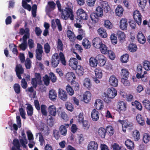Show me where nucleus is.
Returning a JSON list of instances; mask_svg holds the SVG:
<instances>
[{"instance_id":"09e8293b","label":"nucleus","mask_w":150,"mask_h":150,"mask_svg":"<svg viewBox=\"0 0 150 150\" xmlns=\"http://www.w3.org/2000/svg\"><path fill=\"white\" fill-rule=\"evenodd\" d=\"M104 25L107 29H111L113 27L112 23L108 20H106L104 21Z\"/></svg>"},{"instance_id":"7c9ffc66","label":"nucleus","mask_w":150,"mask_h":150,"mask_svg":"<svg viewBox=\"0 0 150 150\" xmlns=\"http://www.w3.org/2000/svg\"><path fill=\"white\" fill-rule=\"evenodd\" d=\"M99 48L101 52L104 54H107L108 51L109 50H108V48L107 46L103 43Z\"/></svg>"},{"instance_id":"2eb2a0df","label":"nucleus","mask_w":150,"mask_h":150,"mask_svg":"<svg viewBox=\"0 0 150 150\" xmlns=\"http://www.w3.org/2000/svg\"><path fill=\"white\" fill-rule=\"evenodd\" d=\"M117 108L119 112H124L127 109L126 104L123 101H119L117 105Z\"/></svg>"},{"instance_id":"c85d7f7f","label":"nucleus","mask_w":150,"mask_h":150,"mask_svg":"<svg viewBox=\"0 0 150 150\" xmlns=\"http://www.w3.org/2000/svg\"><path fill=\"white\" fill-rule=\"evenodd\" d=\"M137 38L138 41L141 43L144 44L145 43L146 39L143 34L141 32H139L137 35Z\"/></svg>"},{"instance_id":"a878e982","label":"nucleus","mask_w":150,"mask_h":150,"mask_svg":"<svg viewBox=\"0 0 150 150\" xmlns=\"http://www.w3.org/2000/svg\"><path fill=\"white\" fill-rule=\"evenodd\" d=\"M98 34L102 38H105L108 35L106 31L103 28H100L97 30Z\"/></svg>"},{"instance_id":"7ed1b4c3","label":"nucleus","mask_w":150,"mask_h":150,"mask_svg":"<svg viewBox=\"0 0 150 150\" xmlns=\"http://www.w3.org/2000/svg\"><path fill=\"white\" fill-rule=\"evenodd\" d=\"M47 109L49 115L51 116V117L49 119V120H53V119L52 117H55L57 115L56 108L54 105H51L48 106Z\"/></svg>"},{"instance_id":"37998d69","label":"nucleus","mask_w":150,"mask_h":150,"mask_svg":"<svg viewBox=\"0 0 150 150\" xmlns=\"http://www.w3.org/2000/svg\"><path fill=\"white\" fill-rule=\"evenodd\" d=\"M14 146L13 147L12 150H18L20 145L18 140L14 139L13 141Z\"/></svg>"},{"instance_id":"680f3d73","label":"nucleus","mask_w":150,"mask_h":150,"mask_svg":"<svg viewBox=\"0 0 150 150\" xmlns=\"http://www.w3.org/2000/svg\"><path fill=\"white\" fill-rule=\"evenodd\" d=\"M144 67L146 70H150V62L148 61H145L144 62Z\"/></svg>"},{"instance_id":"6ab92c4d","label":"nucleus","mask_w":150,"mask_h":150,"mask_svg":"<svg viewBox=\"0 0 150 150\" xmlns=\"http://www.w3.org/2000/svg\"><path fill=\"white\" fill-rule=\"evenodd\" d=\"M15 71L18 78L21 79V74H23V69L22 68V66L20 64H18L16 65Z\"/></svg>"},{"instance_id":"c03bdc74","label":"nucleus","mask_w":150,"mask_h":150,"mask_svg":"<svg viewBox=\"0 0 150 150\" xmlns=\"http://www.w3.org/2000/svg\"><path fill=\"white\" fill-rule=\"evenodd\" d=\"M132 137L135 141L138 140L140 139V134L139 132L136 130L133 131L132 135Z\"/></svg>"},{"instance_id":"dca6fc26","label":"nucleus","mask_w":150,"mask_h":150,"mask_svg":"<svg viewBox=\"0 0 150 150\" xmlns=\"http://www.w3.org/2000/svg\"><path fill=\"white\" fill-rule=\"evenodd\" d=\"M102 43V40L99 38H96L92 40L93 45L96 48H99Z\"/></svg>"},{"instance_id":"20e7f679","label":"nucleus","mask_w":150,"mask_h":150,"mask_svg":"<svg viewBox=\"0 0 150 150\" xmlns=\"http://www.w3.org/2000/svg\"><path fill=\"white\" fill-rule=\"evenodd\" d=\"M78 18L81 20H86L88 16L85 11L82 8H79L76 12Z\"/></svg>"},{"instance_id":"b1692460","label":"nucleus","mask_w":150,"mask_h":150,"mask_svg":"<svg viewBox=\"0 0 150 150\" xmlns=\"http://www.w3.org/2000/svg\"><path fill=\"white\" fill-rule=\"evenodd\" d=\"M68 124H64L61 125L59 127V130L61 134L63 136H66L67 133V129L66 127H68Z\"/></svg>"},{"instance_id":"a211bd4d","label":"nucleus","mask_w":150,"mask_h":150,"mask_svg":"<svg viewBox=\"0 0 150 150\" xmlns=\"http://www.w3.org/2000/svg\"><path fill=\"white\" fill-rule=\"evenodd\" d=\"M21 135L22 138L20 139V142L23 147L26 148V144H27L28 142L24 130H23L21 132Z\"/></svg>"},{"instance_id":"4be33fe9","label":"nucleus","mask_w":150,"mask_h":150,"mask_svg":"<svg viewBox=\"0 0 150 150\" xmlns=\"http://www.w3.org/2000/svg\"><path fill=\"white\" fill-rule=\"evenodd\" d=\"M91 94L89 91H86L83 95V99L84 101L86 103H88L91 100Z\"/></svg>"},{"instance_id":"9d476101","label":"nucleus","mask_w":150,"mask_h":150,"mask_svg":"<svg viewBox=\"0 0 150 150\" xmlns=\"http://www.w3.org/2000/svg\"><path fill=\"white\" fill-rule=\"evenodd\" d=\"M59 62V58L57 53L54 54L52 57V64L54 67H56Z\"/></svg>"},{"instance_id":"e2e57ef3","label":"nucleus","mask_w":150,"mask_h":150,"mask_svg":"<svg viewBox=\"0 0 150 150\" xmlns=\"http://www.w3.org/2000/svg\"><path fill=\"white\" fill-rule=\"evenodd\" d=\"M43 80L44 84L46 85L47 86L49 85L50 79L49 76L47 75H45L43 77Z\"/></svg>"},{"instance_id":"0e129e2a","label":"nucleus","mask_w":150,"mask_h":150,"mask_svg":"<svg viewBox=\"0 0 150 150\" xmlns=\"http://www.w3.org/2000/svg\"><path fill=\"white\" fill-rule=\"evenodd\" d=\"M110 39L112 43L114 44H116L117 42V37L114 34H112L110 36Z\"/></svg>"},{"instance_id":"49530a36","label":"nucleus","mask_w":150,"mask_h":150,"mask_svg":"<svg viewBox=\"0 0 150 150\" xmlns=\"http://www.w3.org/2000/svg\"><path fill=\"white\" fill-rule=\"evenodd\" d=\"M132 104L133 106H134L139 110L141 111L142 110V106L141 104L137 101L136 100L134 102H132Z\"/></svg>"},{"instance_id":"e433bc0d","label":"nucleus","mask_w":150,"mask_h":150,"mask_svg":"<svg viewBox=\"0 0 150 150\" xmlns=\"http://www.w3.org/2000/svg\"><path fill=\"white\" fill-rule=\"evenodd\" d=\"M136 119L137 122L140 125L143 126L145 124L144 120L140 115H137L136 116Z\"/></svg>"},{"instance_id":"f257e3e1","label":"nucleus","mask_w":150,"mask_h":150,"mask_svg":"<svg viewBox=\"0 0 150 150\" xmlns=\"http://www.w3.org/2000/svg\"><path fill=\"white\" fill-rule=\"evenodd\" d=\"M117 94V91L115 89L113 88H108L106 92H104L103 94V99L105 102L110 103Z\"/></svg>"},{"instance_id":"bf43d9fd","label":"nucleus","mask_w":150,"mask_h":150,"mask_svg":"<svg viewBox=\"0 0 150 150\" xmlns=\"http://www.w3.org/2000/svg\"><path fill=\"white\" fill-rule=\"evenodd\" d=\"M117 35L119 40H123L125 37V35L124 33L119 31H118Z\"/></svg>"},{"instance_id":"f03ea898","label":"nucleus","mask_w":150,"mask_h":150,"mask_svg":"<svg viewBox=\"0 0 150 150\" xmlns=\"http://www.w3.org/2000/svg\"><path fill=\"white\" fill-rule=\"evenodd\" d=\"M61 16L62 18L64 20H67L69 18L71 20H73L74 19V16L72 11L69 8H66L63 11Z\"/></svg>"},{"instance_id":"39448f33","label":"nucleus","mask_w":150,"mask_h":150,"mask_svg":"<svg viewBox=\"0 0 150 150\" xmlns=\"http://www.w3.org/2000/svg\"><path fill=\"white\" fill-rule=\"evenodd\" d=\"M43 52L42 45L39 43L37 45V49L36 50V57L37 59L41 60L42 59V54Z\"/></svg>"},{"instance_id":"603ef678","label":"nucleus","mask_w":150,"mask_h":150,"mask_svg":"<svg viewBox=\"0 0 150 150\" xmlns=\"http://www.w3.org/2000/svg\"><path fill=\"white\" fill-rule=\"evenodd\" d=\"M47 106L44 105H41V109L42 114L43 115L47 116V112L46 110Z\"/></svg>"},{"instance_id":"6e6d98bb","label":"nucleus","mask_w":150,"mask_h":150,"mask_svg":"<svg viewBox=\"0 0 150 150\" xmlns=\"http://www.w3.org/2000/svg\"><path fill=\"white\" fill-rule=\"evenodd\" d=\"M129 55L127 54L122 55L120 58V60L122 63H126L128 60Z\"/></svg>"},{"instance_id":"c756f323","label":"nucleus","mask_w":150,"mask_h":150,"mask_svg":"<svg viewBox=\"0 0 150 150\" xmlns=\"http://www.w3.org/2000/svg\"><path fill=\"white\" fill-rule=\"evenodd\" d=\"M66 79L69 81H71L76 79L75 75L72 72H68L65 76Z\"/></svg>"},{"instance_id":"cd10ccee","label":"nucleus","mask_w":150,"mask_h":150,"mask_svg":"<svg viewBox=\"0 0 150 150\" xmlns=\"http://www.w3.org/2000/svg\"><path fill=\"white\" fill-rule=\"evenodd\" d=\"M49 96L51 100L55 101L57 97V94L55 91L53 89L50 90L49 92Z\"/></svg>"},{"instance_id":"de8ad7c7","label":"nucleus","mask_w":150,"mask_h":150,"mask_svg":"<svg viewBox=\"0 0 150 150\" xmlns=\"http://www.w3.org/2000/svg\"><path fill=\"white\" fill-rule=\"evenodd\" d=\"M65 107L70 112H72L74 110V107L72 104L68 102H66L65 103Z\"/></svg>"},{"instance_id":"13d9d810","label":"nucleus","mask_w":150,"mask_h":150,"mask_svg":"<svg viewBox=\"0 0 150 150\" xmlns=\"http://www.w3.org/2000/svg\"><path fill=\"white\" fill-rule=\"evenodd\" d=\"M150 140V136L147 133H145L144 134L143 138V140L144 142L145 143H147Z\"/></svg>"},{"instance_id":"412c9836","label":"nucleus","mask_w":150,"mask_h":150,"mask_svg":"<svg viewBox=\"0 0 150 150\" xmlns=\"http://www.w3.org/2000/svg\"><path fill=\"white\" fill-rule=\"evenodd\" d=\"M124 11V9L121 6L118 5L115 9V14L117 16L121 17L123 15Z\"/></svg>"},{"instance_id":"5701e85b","label":"nucleus","mask_w":150,"mask_h":150,"mask_svg":"<svg viewBox=\"0 0 150 150\" xmlns=\"http://www.w3.org/2000/svg\"><path fill=\"white\" fill-rule=\"evenodd\" d=\"M91 117L93 120L97 121L99 117V112L95 109H93L91 113Z\"/></svg>"},{"instance_id":"58836bf2","label":"nucleus","mask_w":150,"mask_h":150,"mask_svg":"<svg viewBox=\"0 0 150 150\" xmlns=\"http://www.w3.org/2000/svg\"><path fill=\"white\" fill-rule=\"evenodd\" d=\"M125 144L129 149H132L134 148L133 142L130 139H128L125 142Z\"/></svg>"},{"instance_id":"bb28decb","label":"nucleus","mask_w":150,"mask_h":150,"mask_svg":"<svg viewBox=\"0 0 150 150\" xmlns=\"http://www.w3.org/2000/svg\"><path fill=\"white\" fill-rule=\"evenodd\" d=\"M101 4L105 12L108 13L110 11L111 8L107 2L103 1L101 3Z\"/></svg>"},{"instance_id":"72a5a7b5","label":"nucleus","mask_w":150,"mask_h":150,"mask_svg":"<svg viewBox=\"0 0 150 150\" xmlns=\"http://www.w3.org/2000/svg\"><path fill=\"white\" fill-rule=\"evenodd\" d=\"M95 72L96 77L100 79L103 76V72L102 70L99 68H96L95 70Z\"/></svg>"},{"instance_id":"aec40b11","label":"nucleus","mask_w":150,"mask_h":150,"mask_svg":"<svg viewBox=\"0 0 150 150\" xmlns=\"http://www.w3.org/2000/svg\"><path fill=\"white\" fill-rule=\"evenodd\" d=\"M98 145L96 142L95 141L91 142L87 146V150H97Z\"/></svg>"},{"instance_id":"4468645a","label":"nucleus","mask_w":150,"mask_h":150,"mask_svg":"<svg viewBox=\"0 0 150 150\" xmlns=\"http://www.w3.org/2000/svg\"><path fill=\"white\" fill-rule=\"evenodd\" d=\"M119 121L122 124V130L124 132H126L127 128L132 127L133 126L132 123L128 122H124L121 120H119Z\"/></svg>"},{"instance_id":"a18cd8bd","label":"nucleus","mask_w":150,"mask_h":150,"mask_svg":"<svg viewBox=\"0 0 150 150\" xmlns=\"http://www.w3.org/2000/svg\"><path fill=\"white\" fill-rule=\"evenodd\" d=\"M66 90L69 96H72L74 94V91L69 85H68L66 86Z\"/></svg>"},{"instance_id":"4c0bfd02","label":"nucleus","mask_w":150,"mask_h":150,"mask_svg":"<svg viewBox=\"0 0 150 150\" xmlns=\"http://www.w3.org/2000/svg\"><path fill=\"white\" fill-rule=\"evenodd\" d=\"M89 63L91 66L95 67L97 65L98 61L96 58L93 57H91L90 58Z\"/></svg>"},{"instance_id":"9b49d317","label":"nucleus","mask_w":150,"mask_h":150,"mask_svg":"<svg viewBox=\"0 0 150 150\" xmlns=\"http://www.w3.org/2000/svg\"><path fill=\"white\" fill-rule=\"evenodd\" d=\"M55 21L56 23V25L57 27L58 30L59 31H61L62 30V26L60 22V20L58 19H56L55 21L54 20H52L51 21V26L53 29H55L56 28Z\"/></svg>"},{"instance_id":"338daca9","label":"nucleus","mask_w":150,"mask_h":150,"mask_svg":"<svg viewBox=\"0 0 150 150\" xmlns=\"http://www.w3.org/2000/svg\"><path fill=\"white\" fill-rule=\"evenodd\" d=\"M40 128L41 129V131L43 132V133L45 135H48L50 133V130L47 127H45L44 129H43L42 128L40 127Z\"/></svg>"},{"instance_id":"69168bd1","label":"nucleus","mask_w":150,"mask_h":150,"mask_svg":"<svg viewBox=\"0 0 150 150\" xmlns=\"http://www.w3.org/2000/svg\"><path fill=\"white\" fill-rule=\"evenodd\" d=\"M22 5L23 7L25 9L28 10L29 11H30L31 10V6L30 5L27 4L25 1H22Z\"/></svg>"},{"instance_id":"6e6552de","label":"nucleus","mask_w":150,"mask_h":150,"mask_svg":"<svg viewBox=\"0 0 150 150\" xmlns=\"http://www.w3.org/2000/svg\"><path fill=\"white\" fill-rule=\"evenodd\" d=\"M96 58L98 61L99 65L103 66H104L106 61V58L103 54H99L96 56Z\"/></svg>"},{"instance_id":"423d86ee","label":"nucleus","mask_w":150,"mask_h":150,"mask_svg":"<svg viewBox=\"0 0 150 150\" xmlns=\"http://www.w3.org/2000/svg\"><path fill=\"white\" fill-rule=\"evenodd\" d=\"M108 82L111 86L113 87H117L118 84V79L114 75H112L110 77Z\"/></svg>"},{"instance_id":"c9c22d12","label":"nucleus","mask_w":150,"mask_h":150,"mask_svg":"<svg viewBox=\"0 0 150 150\" xmlns=\"http://www.w3.org/2000/svg\"><path fill=\"white\" fill-rule=\"evenodd\" d=\"M75 70H76V73L79 76H81L83 74V69L81 66L78 65Z\"/></svg>"},{"instance_id":"8fccbe9b","label":"nucleus","mask_w":150,"mask_h":150,"mask_svg":"<svg viewBox=\"0 0 150 150\" xmlns=\"http://www.w3.org/2000/svg\"><path fill=\"white\" fill-rule=\"evenodd\" d=\"M128 49L130 52H134L137 50V47L136 45L132 43L129 45L128 46Z\"/></svg>"},{"instance_id":"0eeeda50","label":"nucleus","mask_w":150,"mask_h":150,"mask_svg":"<svg viewBox=\"0 0 150 150\" xmlns=\"http://www.w3.org/2000/svg\"><path fill=\"white\" fill-rule=\"evenodd\" d=\"M133 17L134 20L139 25H140L142 22V15L139 11L138 10H136L134 12Z\"/></svg>"},{"instance_id":"052dcab7","label":"nucleus","mask_w":150,"mask_h":150,"mask_svg":"<svg viewBox=\"0 0 150 150\" xmlns=\"http://www.w3.org/2000/svg\"><path fill=\"white\" fill-rule=\"evenodd\" d=\"M59 56L61 63L64 65H66V61L63 54L62 52H60L59 53Z\"/></svg>"},{"instance_id":"1a4fd4ad","label":"nucleus","mask_w":150,"mask_h":150,"mask_svg":"<svg viewBox=\"0 0 150 150\" xmlns=\"http://www.w3.org/2000/svg\"><path fill=\"white\" fill-rule=\"evenodd\" d=\"M94 105L95 108L98 110H102L104 108L103 101L100 99H97L95 100Z\"/></svg>"},{"instance_id":"473e14b6","label":"nucleus","mask_w":150,"mask_h":150,"mask_svg":"<svg viewBox=\"0 0 150 150\" xmlns=\"http://www.w3.org/2000/svg\"><path fill=\"white\" fill-rule=\"evenodd\" d=\"M67 35L70 40L74 42L75 40V36L74 33L70 30H68L67 31Z\"/></svg>"},{"instance_id":"2f4dec72","label":"nucleus","mask_w":150,"mask_h":150,"mask_svg":"<svg viewBox=\"0 0 150 150\" xmlns=\"http://www.w3.org/2000/svg\"><path fill=\"white\" fill-rule=\"evenodd\" d=\"M95 12L97 16L98 17H102L103 15V8L100 6H98L96 7Z\"/></svg>"},{"instance_id":"79ce46f5","label":"nucleus","mask_w":150,"mask_h":150,"mask_svg":"<svg viewBox=\"0 0 150 150\" xmlns=\"http://www.w3.org/2000/svg\"><path fill=\"white\" fill-rule=\"evenodd\" d=\"M147 2V0H137L139 6L142 9L145 8Z\"/></svg>"},{"instance_id":"f8f14e48","label":"nucleus","mask_w":150,"mask_h":150,"mask_svg":"<svg viewBox=\"0 0 150 150\" xmlns=\"http://www.w3.org/2000/svg\"><path fill=\"white\" fill-rule=\"evenodd\" d=\"M59 98L63 101H65L67 98V95L66 91L63 89L59 88L58 90Z\"/></svg>"},{"instance_id":"3c124183","label":"nucleus","mask_w":150,"mask_h":150,"mask_svg":"<svg viewBox=\"0 0 150 150\" xmlns=\"http://www.w3.org/2000/svg\"><path fill=\"white\" fill-rule=\"evenodd\" d=\"M142 103L145 108L148 110H150V101L148 100H145Z\"/></svg>"},{"instance_id":"f3484780","label":"nucleus","mask_w":150,"mask_h":150,"mask_svg":"<svg viewBox=\"0 0 150 150\" xmlns=\"http://www.w3.org/2000/svg\"><path fill=\"white\" fill-rule=\"evenodd\" d=\"M78 62L77 59L74 58H71L69 61V65L73 69H76L78 66Z\"/></svg>"},{"instance_id":"4d7b16f0","label":"nucleus","mask_w":150,"mask_h":150,"mask_svg":"<svg viewBox=\"0 0 150 150\" xmlns=\"http://www.w3.org/2000/svg\"><path fill=\"white\" fill-rule=\"evenodd\" d=\"M33 108L31 105L29 104L27 108V113L28 115L31 116L33 114Z\"/></svg>"},{"instance_id":"393cba45","label":"nucleus","mask_w":150,"mask_h":150,"mask_svg":"<svg viewBox=\"0 0 150 150\" xmlns=\"http://www.w3.org/2000/svg\"><path fill=\"white\" fill-rule=\"evenodd\" d=\"M17 122L18 126L15 124H13L11 127V130L14 129L16 131L18 129V127L20 128L21 127V122L20 117L17 116L16 117Z\"/></svg>"},{"instance_id":"f704fd0d","label":"nucleus","mask_w":150,"mask_h":150,"mask_svg":"<svg viewBox=\"0 0 150 150\" xmlns=\"http://www.w3.org/2000/svg\"><path fill=\"white\" fill-rule=\"evenodd\" d=\"M106 130L102 127L99 128L98 131V133L99 136L102 138H104L106 134Z\"/></svg>"},{"instance_id":"ddd939ff","label":"nucleus","mask_w":150,"mask_h":150,"mask_svg":"<svg viewBox=\"0 0 150 150\" xmlns=\"http://www.w3.org/2000/svg\"><path fill=\"white\" fill-rule=\"evenodd\" d=\"M128 26L127 20L125 18H122L120 21L119 27L121 30H127Z\"/></svg>"},{"instance_id":"5fc2aeb1","label":"nucleus","mask_w":150,"mask_h":150,"mask_svg":"<svg viewBox=\"0 0 150 150\" xmlns=\"http://www.w3.org/2000/svg\"><path fill=\"white\" fill-rule=\"evenodd\" d=\"M121 76L123 78H127L129 76V72L127 69H124L121 70Z\"/></svg>"},{"instance_id":"a19ab883","label":"nucleus","mask_w":150,"mask_h":150,"mask_svg":"<svg viewBox=\"0 0 150 150\" xmlns=\"http://www.w3.org/2000/svg\"><path fill=\"white\" fill-rule=\"evenodd\" d=\"M83 85L88 89L90 88L91 85L90 79L88 78L85 79L83 81Z\"/></svg>"},{"instance_id":"864d4df0","label":"nucleus","mask_w":150,"mask_h":150,"mask_svg":"<svg viewBox=\"0 0 150 150\" xmlns=\"http://www.w3.org/2000/svg\"><path fill=\"white\" fill-rule=\"evenodd\" d=\"M52 134L54 137L57 140L58 139L60 136L59 131L55 129L53 130Z\"/></svg>"},{"instance_id":"ea45409f","label":"nucleus","mask_w":150,"mask_h":150,"mask_svg":"<svg viewBox=\"0 0 150 150\" xmlns=\"http://www.w3.org/2000/svg\"><path fill=\"white\" fill-rule=\"evenodd\" d=\"M82 45L84 48L87 49L90 48L91 46L90 42L86 38L83 40Z\"/></svg>"},{"instance_id":"774afa93","label":"nucleus","mask_w":150,"mask_h":150,"mask_svg":"<svg viewBox=\"0 0 150 150\" xmlns=\"http://www.w3.org/2000/svg\"><path fill=\"white\" fill-rule=\"evenodd\" d=\"M49 76L51 81L53 83H55L56 81L57 80V77L53 73H50L49 74Z\"/></svg>"}]
</instances>
